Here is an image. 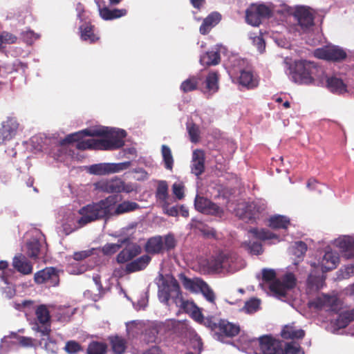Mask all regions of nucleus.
<instances>
[{
  "mask_svg": "<svg viewBox=\"0 0 354 354\" xmlns=\"http://www.w3.org/2000/svg\"><path fill=\"white\" fill-rule=\"evenodd\" d=\"M122 200L118 195H111L98 203L87 205L82 207L79 213L82 217L78 223L84 225L92 221L109 216L116 204Z\"/></svg>",
  "mask_w": 354,
  "mask_h": 354,
  "instance_id": "f257e3e1",
  "label": "nucleus"
},
{
  "mask_svg": "<svg viewBox=\"0 0 354 354\" xmlns=\"http://www.w3.org/2000/svg\"><path fill=\"white\" fill-rule=\"evenodd\" d=\"M109 127H102L97 129H86L73 133L67 135L60 140L59 145L64 146L76 142V148L79 150L94 149L95 139L82 140L86 136H106L110 133Z\"/></svg>",
  "mask_w": 354,
  "mask_h": 354,
  "instance_id": "f03ea898",
  "label": "nucleus"
},
{
  "mask_svg": "<svg viewBox=\"0 0 354 354\" xmlns=\"http://www.w3.org/2000/svg\"><path fill=\"white\" fill-rule=\"evenodd\" d=\"M324 71L315 63L306 60L295 62L291 72L292 78L295 83L310 84L314 82L315 77L323 74Z\"/></svg>",
  "mask_w": 354,
  "mask_h": 354,
  "instance_id": "7ed1b4c3",
  "label": "nucleus"
},
{
  "mask_svg": "<svg viewBox=\"0 0 354 354\" xmlns=\"http://www.w3.org/2000/svg\"><path fill=\"white\" fill-rule=\"evenodd\" d=\"M252 346H258L254 354H283L282 342L271 335H263L251 340Z\"/></svg>",
  "mask_w": 354,
  "mask_h": 354,
  "instance_id": "20e7f679",
  "label": "nucleus"
},
{
  "mask_svg": "<svg viewBox=\"0 0 354 354\" xmlns=\"http://www.w3.org/2000/svg\"><path fill=\"white\" fill-rule=\"evenodd\" d=\"M110 133L104 136L107 139L95 140L94 149L97 150H115L122 147L124 145L123 138L127 133L124 130L115 131L109 128Z\"/></svg>",
  "mask_w": 354,
  "mask_h": 354,
  "instance_id": "39448f33",
  "label": "nucleus"
},
{
  "mask_svg": "<svg viewBox=\"0 0 354 354\" xmlns=\"http://www.w3.org/2000/svg\"><path fill=\"white\" fill-rule=\"evenodd\" d=\"M97 187L102 192L109 194L131 193L134 190L131 183L126 184L123 180L118 178L100 181L97 183Z\"/></svg>",
  "mask_w": 354,
  "mask_h": 354,
  "instance_id": "423d86ee",
  "label": "nucleus"
},
{
  "mask_svg": "<svg viewBox=\"0 0 354 354\" xmlns=\"http://www.w3.org/2000/svg\"><path fill=\"white\" fill-rule=\"evenodd\" d=\"M272 12L270 9L264 4H252L245 12L246 21L253 26H259L263 19L269 17Z\"/></svg>",
  "mask_w": 354,
  "mask_h": 354,
  "instance_id": "0eeeda50",
  "label": "nucleus"
},
{
  "mask_svg": "<svg viewBox=\"0 0 354 354\" xmlns=\"http://www.w3.org/2000/svg\"><path fill=\"white\" fill-rule=\"evenodd\" d=\"M314 55L318 59L333 62H341L347 57L345 50L336 46L317 48L314 51Z\"/></svg>",
  "mask_w": 354,
  "mask_h": 354,
  "instance_id": "6e6552de",
  "label": "nucleus"
},
{
  "mask_svg": "<svg viewBox=\"0 0 354 354\" xmlns=\"http://www.w3.org/2000/svg\"><path fill=\"white\" fill-rule=\"evenodd\" d=\"M310 306L316 309L337 312L340 309V301L337 296L323 294L310 301Z\"/></svg>",
  "mask_w": 354,
  "mask_h": 354,
  "instance_id": "1a4fd4ad",
  "label": "nucleus"
},
{
  "mask_svg": "<svg viewBox=\"0 0 354 354\" xmlns=\"http://www.w3.org/2000/svg\"><path fill=\"white\" fill-rule=\"evenodd\" d=\"M194 207L199 212L220 218L223 216L224 213L223 208L219 205L213 203L209 199L198 195H196L195 198Z\"/></svg>",
  "mask_w": 354,
  "mask_h": 354,
  "instance_id": "9d476101",
  "label": "nucleus"
},
{
  "mask_svg": "<svg viewBox=\"0 0 354 354\" xmlns=\"http://www.w3.org/2000/svg\"><path fill=\"white\" fill-rule=\"evenodd\" d=\"M296 278L292 273L286 274L282 281L276 280L270 285V291L279 296L285 297L288 290L293 288L296 286Z\"/></svg>",
  "mask_w": 354,
  "mask_h": 354,
  "instance_id": "9b49d317",
  "label": "nucleus"
},
{
  "mask_svg": "<svg viewBox=\"0 0 354 354\" xmlns=\"http://www.w3.org/2000/svg\"><path fill=\"white\" fill-rule=\"evenodd\" d=\"M34 280L37 284L50 283L52 286H56L59 283V274L56 268L46 267L35 274Z\"/></svg>",
  "mask_w": 354,
  "mask_h": 354,
  "instance_id": "f8f14e48",
  "label": "nucleus"
},
{
  "mask_svg": "<svg viewBox=\"0 0 354 354\" xmlns=\"http://www.w3.org/2000/svg\"><path fill=\"white\" fill-rule=\"evenodd\" d=\"M294 16L297 19L298 25L304 32H306L314 25V16L307 7L300 6L297 8Z\"/></svg>",
  "mask_w": 354,
  "mask_h": 354,
  "instance_id": "ddd939ff",
  "label": "nucleus"
},
{
  "mask_svg": "<svg viewBox=\"0 0 354 354\" xmlns=\"http://www.w3.org/2000/svg\"><path fill=\"white\" fill-rule=\"evenodd\" d=\"M35 315L37 321L42 326V328L39 330L44 336L50 335V315L47 306L41 304L35 308Z\"/></svg>",
  "mask_w": 354,
  "mask_h": 354,
  "instance_id": "4468645a",
  "label": "nucleus"
},
{
  "mask_svg": "<svg viewBox=\"0 0 354 354\" xmlns=\"http://www.w3.org/2000/svg\"><path fill=\"white\" fill-rule=\"evenodd\" d=\"M124 245L127 246L116 257V261L120 264L131 261L142 252L141 246L137 243H130L129 241Z\"/></svg>",
  "mask_w": 354,
  "mask_h": 354,
  "instance_id": "2eb2a0df",
  "label": "nucleus"
},
{
  "mask_svg": "<svg viewBox=\"0 0 354 354\" xmlns=\"http://www.w3.org/2000/svg\"><path fill=\"white\" fill-rule=\"evenodd\" d=\"M19 124L14 118H8L2 122L0 128V145L10 140L16 133Z\"/></svg>",
  "mask_w": 354,
  "mask_h": 354,
  "instance_id": "dca6fc26",
  "label": "nucleus"
},
{
  "mask_svg": "<svg viewBox=\"0 0 354 354\" xmlns=\"http://www.w3.org/2000/svg\"><path fill=\"white\" fill-rule=\"evenodd\" d=\"M218 330L216 335L219 337H233L240 332L239 325L232 324L227 320L221 319L218 322Z\"/></svg>",
  "mask_w": 354,
  "mask_h": 354,
  "instance_id": "f3484780",
  "label": "nucleus"
},
{
  "mask_svg": "<svg viewBox=\"0 0 354 354\" xmlns=\"http://www.w3.org/2000/svg\"><path fill=\"white\" fill-rule=\"evenodd\" d=\"M205 157L203 150L196 149L192 153V160L191 165L192 173L199 176L205 171Z\"/></svg>",
  "mask_w": 354,
  "mask_h": 354,
  "instance_id": "a211bd4d",
  "label": "nucleus"
},
{
  "mask_svg": "<svg viewBox=\"0 0 354 354\" xmlns=\"http://www.w3.org/2000/svg\"><path fill=\"white\" fill-rule=\"evenodd\" d=\"M145 250L148 255L162 253L164 252L163 237L158 235L149 238L145 245Z\"/></svg>",
  "mask_w": 354,
  "mask_h": 354,
  "instance_id": "6ab92c4d",
  "label": "nucleus"
},
{
  "mask_svg": "<svg viewBox=\"0 0 354 354\" xmlns=\"http://www.w3.org/2000/svg\"><path fill=\"white\" fill-rule=\"evenodd\" d=\"M237 82L239 85L248 89H253L259 85L257 77L252 71L245 70L241 71L240 75L237 78Z\"/></svg>",
  "mask_w": 354,
  "mask_h": 354,
  "instance_id": "aec40b11",
  "label": "nucleus"
},
{
  "mask_svg": "<svg viewBox=\"0 0 354 354\" xmlns=\"http://www.w3.org/2000/svg\"><path fill=\"white\" fill-rule=\"evenodd\" d=\"M221 20V15L217 12L210 13L205 17L200 26L199 31L201 35H207Z\"/></svg>",
  "mask_w": 354,
  "mask_h": 354,
  "instance_id": "412c9836",
  "label": "nucleus"
},
{
  "mask_svg": "<svg viewBox=\"0 0 354 354\" xmlns=\"http://www.w3.org/2000/svg\"><path fill=\"white\" fill-rule=\"evenodd\" d=\"M82 40L91 44L97 42L100 37L94 33V26L91 22H84L79 28Z\"/></svg>",
  "mask_w": 354,
  "mask_h": 354,
  "instance_id": "4be33fe9",
  "label": "nucleus"
},
{
  "mask_svg": "<svg viewBox=\"0 0 354 354\" xmlns=\"http://www.w3.org/2000/svg\"><path fill=\"white\" fill-rule=\"evenodd\" d=\"M151 258L148 254L142 255L126 264V271L130 274L144 270L150 263Z\"/></svg>",
  "mask_w": 354,
  "mask_h": 354,
  "instance_id": "5701e85b",
  "label": "nucleus"
},
{
  "mask_svg": "<svg viewBox=\"0 0 354 354\" xmlns=\"http://www.w3.org/2000/svg\"><path fill=\"white\" fill-rule=\"evenodd\" d=\"M151 258L148 254L142 255L126 264V271L130 274L144 270L150 263Z\"/></svg>",
  "mask_w": 354,
  "mask_h": 354,
  "instance_id": "b1692460",
  "label": "nucleus"
},
{
  "mask_svg": "<svg viewBox=\"0 0 354 354\" xmlns=\"http://www.w3.org/2000/svg\"><path fill=\"white\" fill-rule=\"evenodd\" d=\"M151 258L148 254L142 255L126 264V271L130 274L144 270L150 263Z\"/></svg>",
  "mask_w": 354,
  "mask_h": 354,
  "instance_id": "393cba45",
  "label": "nucleus"
},
{
  "mask_svg": "<svg viewBox=\"0 0 354 354\" xmlns=\"http://www.w3.org/2000/svg\"><path fill=\"white\" fill-rule=\"evenodd\" d=\"M338 263L339 257L332 251L326 252L320 262L322 270L324 272L335 269Z\"/></svg>",
  "mask_w": 354,
  "mask_h": 354,
  "instance_id": "a878e982",
  "label": "nucleus"
},
{
  "mask_svg": "<svg viewBox=\"0 0 354 354\" xmlns=\"http://www.w3.org/2000/svg\"><path fill=\"white\" fill-rule=\"evenodd\" d=\"M22 345V337L16 333H11L9 335L5 336L0 344V348L3 351L19 347Z\"/></svg>",
  "mask_w": 354,
  "mask_h": 354,
  "instance_id": "bb28decb",
  "label": "nucleus"
},
{
  "mask_svg": "<svg viewBox=\"0 0 354 354\" xmlns=\"http://www.w3.org/2000/svg\"><path fill=\"white\" fill-rule=\"evenodd\" d=\"M99 14L102 19L106 21H109L125 16L127 14V10L124 8L110 9L106 6L100 8L99 6Z\"/></svg>",
  "mask_w": 354,
  "mask_h": 354,
  "instance_id": "cd10ccee",
  "label": "nucleus"
},
{
  "mask_svg": "<svg viewBox=\"0 0 354 354\" xmlns=\"http://www.w3.org/2000/svg\"><path fill=\"white\" fill-rule=\"evenodd\" d=\"M140 208V205L133 201H124L122 203L118 204L117 206H114L111 212L109 214V216H118L125 213H129L135 211Z\"/></svg>",
  "mask_w": 354,
  "mask_h": 354,
  "instance_id": "c85d7f7f",
  "label": "nucleus"
},
{
  "mask_svg": "<svg viewBox=\"0 0 354 354\" xmlns=\"http://www.w3.org/2000/svg\"><path fill=\"white\" fill-rule=\"evenodd\" d=\"M162 285L166 287L169 292H171V299H174L176 304H178V302L181 304L182 301H184L182 299V292L180 291V285L175 278L173 277L169 282H164Z\"/></svg>",
  "mask_w": 354,
  "mask_h": 354,
  "instance_id": "c756f323",
  "label": "nucleus"
},
{
  "mask_svg": "<svg viewBox=\"0 0 354 354\" xmlns=\"http://www.w3.org/2000/svg\"><path fill=\"white\" fill-rule=\"evenodd\" d=\"M27 254L29 257L37 259L42 247L41 235L39 234V238H32L26 243Z\"/></svg>",
  "mask_w": 354,
  "mask_h": 354,
  "instance_id": "7c9ffc66",
  "label": "nucleus"
},
{
  "mask_svg": "<svg viewBox=\"0 0 354 354\" xmlns=\"http://www.w3.org/2000/svg\"><path fill=\"white\" fill-rule=\"evenodd\" d=\"M281 336L286 339H302L305 336V331L296 328L293 324H288L283 328Z\"/></svg>",
  "mask_w": 354,
  "mask_h": 354,
  "instance_id": "2f4dec72",
  "label": "nucleus"
},
{
  "mask_svg": "<svg viewBox=\"0 0 354 354\" xmlns=\"http://www.w3.org/2000/svg\"><path fill=\"white\" fill-rule=\"evenodd\" d=\"M180 306L186 313H190L192 317L197 322H203L204 317L199 308L193 301H182Z\"/></svg>",
  "mask_w": 354,
  "mask_h": 354,
  "instance_id": "473e14b6",
  "label": "nucleus"
},
{
  "mask_svg": "<svg viewBox=\"0 0 354 354\" xmlns=\"http://www.w3.org/2000/svg\"><path fill=\"white\" fill-rule=\"evenodd\" d=\"M220 62L221 55L218 50L207 51L200 58L201 64L206 66L217 65Z\"/></svg>",
  "mask_w": 354,
  "mask_h": 354,
  "instance_id": "72a5a7b5",
  "label": "nucleus"
},
{
  "mask_svg": "<svg viewBox=\"0 0 354 354\" xmlns=\"http://www.w3.org/2000/svg\"><path fill=\"white\" fill-rule=\"evenodd\" d=\"M179 279L181 281L183 286L186 290L192 292L199 291L201 286V283L203 280L200 278H194L193 279L188 278L185 274L180 273L178 275Z\"/></svg>",
  "mask_w": 354,
  "mask_h": 354,
  "instance_id": "f704fd0d",
  "label": "nucleus"
},
{
  "mask_svg": "<svg viewBox=\"0 0 354 354\" xmlns=\"http://www.w3.org/2000/svg\"><path fill=\"white\" fill-rule=\"evenodd\" d=\"M326 86L331 92L335 93L341 94L346 91V85L342 79L336 77H328Z\"/></svg>",
  "mask_w": 354,
  "mask_h": 354,
  "instance_id": "c9c22d12",
  "label": "nucleus"
},
{
  "mask_svg": "<svg viewBox=\"0 0 354 354\" xmlns=\"http://www.w3.org/2000/svg\"><path fill=\"white\" fill-rule=\"evenodd\" d=\"M250 233H251L256 239H259L261 241H267V240H276L277 242H279V236L270 232L267 229H258L257 227L251 228L250 230Z\"/></svg>",
  "mask_w": 354,
  "mask_h": 354,
  "instance_id": "e433bc0d",
  "label": "nucleus"
},
{
  "mask_svg": "<svg viewBox=\"0 0 354 354\" xmlns=\"http://www.w3.org/2000/svg\"><path fill=\"white\" fill-rule=\"evenodd\" d=\"M290 223V219L282 215H274L268 220V226L274 230L287 229Z\"/></svg>",
  "mask_w": 354,
  "mask_h": 354,
  "instance_id": "4c0bfd02",
  "label": "nucleus"
},
{
  "mask_svg": "<svg viewBox=\"0 0 354 354\" xmlns=\"http://www.w3.org/2000/svg\"><path fill=\"white\" fill-rule=\"evenodd\" d=\"M110 344L114 354H123L127 349V341L120 336L115 335L109 337Z\"/></svg>",
  "mask_w": 354,
  "mask_h": 354,
  "instance_id": "58836bf2",
  "label": "nucleus"
},
{
  "mask_svg": "<svg viewBox=\"0 0 354 354\" xmlns=\"http://www.w3.org/2000/svg\"><path fill=\"white\" fill-rule=\"evenodd\" d=\"M130 241L129 237L118 239L117 243H106L102 248V252L104 255L111 256L116 253L123 245Z\"/></svg>",
  "mask_w": 354,
  "mask_h": 354,
  "instance_id": "ea45409f",
  "label": "nucleus"
},
{
  "mask_svg": "<svg viewBox=\"0 0 354 354\" xmlns=\"http://www.w3.org/2000/svg\"><path fill=\"white\" fill-rule=\"evenodd\" d=\"M353 321H354V308L341 313L335 320V324L339 328H344Z\"/></svg>",
  "mask_w": 354,
  "mask_h": 354,
  "instance_id": "a19ab883",
  "label": "nucleus"
},
{
  "mask_svg": "<svg viewBox=\"0 0 354 354\" xmlns=\"http://www.w3.org/2000/svg\"><path fill=\"white\" fill-rule=\"evenodd\" d=\"M227 259L225 254L219 253L207 261V267L212 271H220L223 268V263Z\"/></svg>",
  "mask_w": 354,
  "mask_h": 354,
  "instance_id": "79ce46f5",
  "label": "nucleus"
},
{
  "mask_svg": "<svg viewBox=\"0 0 354 354\" xmlns=\"http://www.w3.org/2000/svg\"><path fill=\"white\" fill-rule=\"evenodd\" d=\"M338 246L344 252L346 258L354 257V239L344 238L339 241Z\"/></svg>",
  "mask_w": 354,
  "mask_h": 354,
  "instance_id": "37998d69",
  "label": "nucleus"
},
{
  "mask_svg": "<svg viewBox=\"0 0 354 354\" xmlns=\"http://www.w3.org/2000/svg\"><path fill=\"white\" fill-rule=\"evenodd\" d=\"M206 89L212 93L218 90V73L216 71L209 73L205 79Z\"/></svg>",
  "mask_w": 354,
  "mask_h": 354,
  "instance_id": "c03bdc74",
  "label": "nucleus"
},
{
  "mask_svg": "<svg viewBox=\"0 0 354 354\" xmlns=\"http://www.w3.org/2000/svg\"><path fill=\"white\" fill-rule=\"evenodd\" d=\"M108 346L106 343L91 341L87 347L86 354H106L107 353Z\"/></svg>",
  "mask_w": 354,
  "mask_h": 354,
  "instance_id": "a18cd8bd",
  "label": "nucleus"
},
{
  "mask_svg": "<svg viewBox=\"0 0 354 354\" xmlns=\"http://www.w3.org/2000/svg\"><path fill=\"white\" fill-rule=\"evenodd\" d=\"M156 197L162 203L166 204L168 197V184L165 180H159L156 192Z\"/></svg>",
  "mask_w": 354,
  "mask_h": 354,
  "instance_id": "49530a36",
  "label": "nucleus"
},
{
  "mask_svg": "<svg viewBox=\"0 0 354 354\" xmlns=\"http://www.w3.org/2000/svg\"><path fill=\"white\" fill-rule=\"evenodd\" d=\"M88 171L91 174L102 176L111 174L110 163H99L90 166Z\"/></svg>",
  "mask_w": 354,
  "mask_h": 354,
  "instance_id": "de8ad7c7",
  "label": "nucleus"
},
{
  "mask_svg": "<svg viewBox=\"0 0 354 354\" xmlns=\"http://www.w3.org/2000/svg\"><path fill=\"white\" fill-rule=\"evenodd\" d=\"M161 151L165 167L167 169L171 171L174 165V158L170 148L168 146L163 145L162 146Z\"/></svg>",
  "mask_w": 354,
  "mask_h": 354,
  "instance_id": "09e8293b",
  "label": "nucleus"
},
{
  "mask_svg": "<svg viewBox=\"0 0 354 354\" xmlns=\"http://www.w3.org/2000/svg\"><path fill=\"white\" fill-rule=\"evenodd\" d=\"M201 79L198 77H191L183 81L180 85V89L184 93L193 91L197 88L198 82Z\"/></svg>",
  "mask_w": 354,
  "mask_h": 354,
  "instance_id": "8fccbe9b",
  "label": "nucleus"
},
{
  "mask_svg": "<svg viewBox=\"0 0 354 354\" xmlns=\"http://www.w3.org/2000/svg\"><path fill=\"white\" fill-rule=\"evenodd\" d=\"M67 354H77L83 351L82 345L75 340L67 341L64 348Z\"/></svg>",
  "mask_w": 354,
  "mask_h": 354,
  "instance_id": "3c124183",
  "label": "nucleus"
},
{
  "mask_svg": "<svg viewBox=\"0 0 354 354\" xmlns=\"http://www.w3.org/2000/svg\"><path fill=\"white\" fill-rule=\"evenodd\" d=\"M283 354H304L299 344L295 342L286 343L285 347H283Z\"/></svg>",
  "mask_w": 354,
  "mask_h": 354,
  "instance_id": "603ef678",
  "label": "nucleus"
},
{
  "mask_svg": "<svg viewBox=\"0 0 354 354\" xmlns=\"http://www.w3.org/2000/svg\"><path fill=\"white\" fill-rule=\"evenodd\" d=\"M261 301L256 298H252L245 303L243 309L248 313H254L260 308Z\"/></svg>",
  "mask_w": 354,
  "mask_h": 354,
  "instance_id": "864d4df0",
  "label": "nucleus"
},
{
  "mask_svg": "<svg viewBox=\"0 0 354 354\" xmlns=\"http://www.w3.org/2000/svg\"><path fill=\"white\" fill-rule=\"evenodd\" d=\"M199 291L202 292V294L204 295V297L206 298L207 301H209L211 303H214V292L205 281L201 283V286L199 289Z\"/></svg>",
  "mask_w": 354,
  "mask_h": 354,
  "instance_id": "5fc2aeb1",
  "label": "nucleus"
},
{
  "mask_svg": "<svg viewBox=\"0 0 354 354\" xmlns=\"http://www.w3.org/2000/svg\"><path fill=\"white\" fill-rule=\"evenodd\" d=\"M189 136L192 142L196 143L200 137V131L198 127L194 123H190L187 125Z\"/></svg>",
  "mask_w": 354,
  "mask_h": 354,
  "instance_id": "6e6d98bb",
  "label": "nucleus"
},
{
  "mask_svg": "<svg viewBox=\"0 0 354 354\" xmlns=\"http://www.w3.org/2000/svg\"><path fill=\"white\" fill-rule=\"evenodd\" d=\"M94 248L79 252H75L73 254L74 260L80 261L93 254Z\"/></svg>",
  "mask_w": 354,
  "mask_h": 354,
  "instance_id": "4d7b16f0",
  "label": "nucleus"
},
{
  "mask_svg": "<svg viewBox=\"0 0 354 354\" xmlns=\"http://www.w3.org/2000/svg\"><path fill=\"white\" fill-rule=\"evenodd\" d=\"M164 250L169 251L176 245V241L173 234H169L163 238Z\"/></svg>",
  "mask_w": 354,
  "mask_h": 354,
  "instance_id": "13d9d810",
  "label": "nucleus"
},
{
  "mask_svg": "<svg viewBox=\"0 0 354 354\" xmlns=\"http://www.w3.org/2000/svg\"><path fill=\"white\" fill-rule=\"evenodd\" d=\"M250 39L252 40V44L255 46L257 50L261 53L266 48V43L261 35H255L251 37Z\"/></svg>",
  "mask_w": 354,
  "mask_h": 354,
  "instance_id": "bf43d9fd",
  "label": "nucleus"
},
{
  "mask_svg": "<svg viewBox=\"0 0 354 354\" xmlns=\"http://www.w3.org/2000/svg\"><path fill=\"white\" fill-rule=\"evenodd\" d=\"M110 165L111 174H113L128 169L131 166V162L130 161H126L119 163H110Z\"/></svg>",
  "mask_w": 354,
  "mask_h": 354,
  "instance_id": "052dcab7",
  "label": "nucleus"
},
{
  "mask_svg": "<svg viewBox=\"0 0 354 354\" xmlns=\"http://www.w3.org/2000/svg\"><path fill=\"white\" fill-rule=\"evenodd\" d=\"M276 272L272 269L264 268L262 270V279L265 282H274L276 281Z\"/></svg>",
  "mask_w": 354,
  "mask_h": 354,
  "instance_id": "680f3d73",
  "label": "nucleus"
},
{
  "mask_svg": "<svg viewBox=\"0 0 354 354\" xmlns=\"http://www.w3.org/2000/svg\"><path fill=\"white\" fill-rule=\"evenodd\" d=\"M40 35L35 32L27 30L24 32V41L27 44L31 45L35 41L39 38Z\"/></svg>",
  "mask_w": 354,
  "mask_h": 354,
  "instance_id": "e2e57ef3",
  "label": "nucleus"
},
{
  "mask_svg": "<svg viewBox=\"0 0 354 354\" xmlns=\"http://www.w3.org/2000/svg\"><path fill=\"white\" fill-rule=\"evenodd\" d=\"M17 40V37L8 32H3L0 34V46L3 44H14Z\"/></svg>",
  "mask_w": 354,
  "mask_h": 354,
  "instance_id": "0e129e2a",
  "label": "nucleus"
},
{
  "mask_svg": "<svg viewBox=\"0 0 354 354\" xmlns=\"http://www.w3.org/2000/svg\"><path fill=\"white\" fill-rule=\"evenodd\" d=\"M173 194L178 200H181L184 198V185L182 183H175L172 185Z\"/></svg>",
  "mask_w": 354,
  "mask_h": 354,
  "instance_id": "69168bd1",
  "label": "nucleus"
},
{
  "mask_svg": "<svg viewBox=\"0 0 354 354\" xmlns=\"http://www.w3.org/2000/svg\"><path fill=\"white\" fill-rule=\"evenodd\" d=\"M202 323H203L205 326L209 328L212 330H214L216 333L218 330V322H215L214 318L212 317H204Z\"/></svg>",
  "mask_w": 354,
  "mask_h": 354,
  "instance_id": "338daca9",
  "label": "nucleus"
},
{
  "mask_svg": "<svg viewBox=\"0 0 354 354\" xmlns=\"http://www.w3.org/2000/svg\"><path fill=\"white\" fill-rule=\"evenodd\" d=\"M249 249L254 254H260L263 252V247L261 243L259 242H252L249 244Z\"/></svg>",
  "mask_w": 354,
  "mask_h": 354,
  "instance_id": "774afa93",
  "label": "nucleus"
}]
</instances>
